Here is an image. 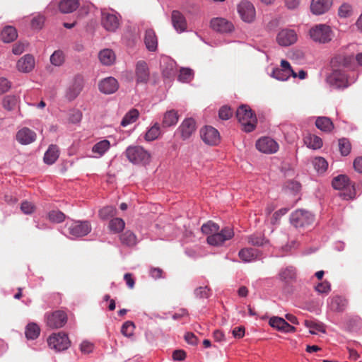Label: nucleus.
Instances as JSON below:
<instances>
[{"instance_id": "1", "label": "nucleus", "mask_w": 362, "mask_h": 362, "mask_svg": "<svg viewBox=\"0 0 362 362\" xmlns=\"http://www.w3.org/2000/svg\"><path fill=\"white\" fill-rule=\"evenodd\" d=\"M236 117L242 126L243 131L252 132L256 128L257 119L255 113L247 105H241L236 110Z\"/></svg>"}, {"instance_id": "2", "label": "nucleus", "mask_w": 362, "mask_h": 362, "mask_svg": "<svg viewBox=\"0 0 362 362\" xmlns=\"http://www.w3.org/2000/svg\"><path fill=\"white\" fill-rule=\"evenodd\" d=\"M66 235L71 239L83 238L91 232L92 227L89 221H76L71 219L64 225Z\"/></svg>"}, {"instance_id": "3", "label": "nucleus", "mask_w": 362, "mask_h": 362, "mask_svg": "<svg viewBox=\"0 0 362 362\" xmlns=\"http://www.w3.org/2000/svg\"><path fill=\"white\" fill-rule=\"evenodd\" d=\"M124 153L128 160L134 165L145 166L151 162V153L141 146H129Z\"/></svg>"}, {"instance_id": "4", "label": "nucleus", "mask_w": 362, "mask_h": 362, "mask_svg": "<svg viewBox=\"0 0 362 362\" xmlns=\"http://www.w3.org/2000/svg\"><path fill=\"white\" fill-rule=\"evenodd\" d=\"M332 185L335 189L342 191L339 193V196L344 199H351L356 195L354 185L351 183L349 178L345 175H339L335 177L332 181Z\"/></svg>"}, {"instance_id": "5", "label": "nucleus", "mask_w": 362, "mask_h": 362, "mask_svg": "<svg viewBox=\"0 0 362 362\" xmlns=\"http://www.w3.org/2000/svg\"><path fill=\"white\" fill-rule=\"evenodd\" d=\"M310 36L315 42L326 43L332 40V30L327 25L318 24L310 30Z\"/></svg>"}, {"instance_id": "6", "label": "nucleus", "mask_w": 362, "mask_h": 362, "mask_svg": "<svg viewBox=\"0 0 362 362\" xmlns=\"http://www.w3.org/2000/svg\"><path fill=\"white\" fill-rule=\"evenodd\" d=\"M314 216L308 211L296 210L291 214L290 222L296 228H305L313 223Z\"/></svg>"}, {"instance_id": "7", "label": "nucleus", "mask_w": 362, "mask_h": 362, "mask_svg": "<svg viewBox=\"0 0 362 362\" xmlns=\"http://www.w3.org/2000/svg\"><path fill=\"white\" fill-rule=\"evenodd\" d=\"M45 317L47 326L51 329H58L64 327L68 319L66 312L60 310L47 313Z\"/></svg>"}, {"instance_id": "8", "label": "nucleus", "mask_w": 362, "mask_h": 362, "mask_svg": "<svg viewBox=\"0 0 362 362\" xmlns=\"http://www.w3.org/2000/svg\"><path fill=\"white\" fill-rule=\"evenodd\" d=\"M234 236V230L232 227L227 226L207 237V243L213 246H220L226 240L232 239Z\"/></svg>"}, {"instance_id": "9", "label": "nucleus", "mask_w": 362, "mask_h": 362, "mask_svg": "<svg viewBox=\"0 0 362 362\" xmlns=\"http://www.w3.org/2000/svg\"><path fill=\"white\" fill-rule=\"evenodd\" d=\"M47 343L51 349L57 351H61L67 349L71 342L66 334L58 332L49 336L47 339Z\"/></svg>"}, {"instance_id": "10", "label": "nucleus", "mask_w": 362, "mask_h": 362, "mask_svg": "<svg viewBox=\"0 0 362 362\" xmlns=\"http://www.w3.org/2000/svg\"><path fill=\"white\" fill-rule=\"evenodd\" d=\"M202 141L210 146H216L219 144L221 136L218 131L211 126H205L200 130Z\"/></svg>"}, {"instance_id": "11", "label": "nucleus", "mask_w": 362, "mask_h": 362, "mask_svg": "<svg viewBox=\"0 0 362 362\" xmlns=\"http://www.w3.org/2000/svg\"><path fill=\"white\" fill-rule=\"evenodd\" d=\"M257 149L266 154H272L279 149L278 143L273 139L268 136H263L259 139L255 144Z\"/></svg>"}, {"instance_id": "12", "label": "nucleus", "mask_w": 362, "mask_h": 362, "mask_svg": "<svg viewBox=\"0 0 362 362\" xmlns=\"http://www.w3.org/2000/svg\"><path fill=\"white\" fill-rule=\"evenodd\" d=\"M272 76L279 81H286L290 76L296 78L297 74L292 69L288 62L283 59L281 62V67L273 70Z\"/></svg>"}, {"instance_id": "13", "label": "nucleus", "mask_w": 362, "mask_h": 362, "mask_svg": "<svg viewBox=\"0 0 362 362\" xmlns=\"http://www.w3.org/2000/svg\"><path fill=\"white\" fill-rule=\"evenodd\" d=\"M238 12L245 22L251 23L255 18V8L253 4L248 1H243L238 4Z\"/></svg>"}, {"instance_id": "14", "label": "nucleus", "mask_w": 362, "mask_h": 362, "mask_svg": "<svg viewBox=\"0 0 362 362\" xmlns=\"http://www.w3.org/2000/svg\"><path fill=\"white\" fill-rule=\"evenodd\" d=\"M297 34L294 30L283 29L278 33L276 41L281 46H289L297 41Z\"/></svg>"}, {"instance_id": "15", "label": "nucleus", "mask_w": 362, "mask_h": 362, "mask_svg": "<svg viewBox=\"0 0 362 362\" xmlns=\"http://www.w3.org/2000/svg\"><path fill=\"white\" fill-rule=\"evenodd\" d=\"M197 129L196 122L192 118L185 119L177 129V132L183 140L189 139Z\"/></svg>"}, {"instance_id": "16", "label": "nucleus", "mask_w": 362, "mask_h": 362, "mask_svg": "<svg viewBox=\"0 0 362 362\" xmlns=\"http://www.w3.org/2000/svg\"><path fill=\"white\" fill-rule=\"evenodd\" d=\"M210 25L214 30L221 33H230L234 29L233 23L223 18H214L211 19Z\"/></svg>"}, {"instance_id": "17", "label": "nucleus", "mask_w": 362, "mask_h": 362, "mask_svg": "<svg viewBox=\"0 0 362 362\" xmlns=\"http://www.w3.org/2000/svg\"><path fill=\"white\" fill-rule=\"evenodd\" d=\"M136 81L137 83H146L149 80L150 72L145 61H139L135 69Z\"/></svg>"}, {"instance_id": "18", "label": "nucleus", "mask_w": 362, "mask_h": 362, "mask_svg": "<svg viewBox=\"0 0 362 362\" xmlns=\"http://www.w3.org/2000/svg\"><path fill=\"white\" fill-rule=\"evenodd\" d=\"M36 133L28 127H23L18 131L16 140L23 145H28L36 140Z\"/></svg>"}, {"instance_id": "19", "label": "nucleus", "mask_w": 362, "mask_h": 362, "mask_svg": "<svg viewBox=\"0 0 362 362\" xmlns=\"http://www.w3.org/2000/svg\"><path fill=\"white\" fill-rule=\"evenodd\" d=\"M83 86V78L81 75L75 76L73 84L70 86L66 93L69 100H74L81 93Z\"/></svg>"}, {"instance_id": "20", "label": "nucleus", "mask_w": 362, "mask_h": 362, "mask_svg": "<svg viewBox=\"0 0 362 362\" xmlns=\"http://www.w3.org/2000/svg\"><path fill=\"white\" fill-rule=\"evenodd\" d=\"M269 324L271 327L286 333L296 332V327L288 324L284 318L280 317H272Z\"/></svg>"}, {"instance_id": "21", "label": "nucleus", "mask_w": 362, "mask_h": 362, "mask_svg": "<svg viewBox=\"0 0 362 362\" xmlns=\"http://www.w3.org/2000/svg\"><path fill=\"white\" fill-rule=\"evenodd\" d=\"M99 90L105 94H112L119 88V83L114 77H107L99 83Z\"/></svg>"}, {"instance_id": "22", "label": "nucleus", "mask_w": 362, "mask_h": 362, "mask_svg": "<svg viewBox=\"0 0 362 362\" xmlns=\"http://www.w3.org/2000/svg\"><path fill=\"white\" fill-rule=\"evenodd\" d=\"M332 0H312L310 10L315 15H321L331 8Z\"/></svg>"}, {"instance_id": "23", "label": "nucleus", "mask_w": 362, "mask_h": 362, "mask_svg": "<svg viewBox=\"0 0 362 362\" xmlns=\"http://www.w3.org/2000/svg\"><path fill=\"white\" fill-rule=\"evenodd\" d=\"M261 255V252L255 248H242L238 252V257L243 262H251L257 260Z\"/></svg>"}, {"instance_id": "24", "label": "nucleus", "mask_w": 362, "mask_h": 362, "mask_svg": "<svg viewBox=\"0 0 362 362\" xmlns=\"http://www.w3.org/2000/svg\"><path fill=\"white\" fill-rule=\"evenodd\" d=\"M101 23L107 31H115L119 26V20L116 15L110 13H103Z\"/></svg>"}, {"instance_id": "25", "label": "nucleus", "mask_w": 362, "mask_h": 362, "mask_svg": "<svg viewBox=\"0 0 362 362\" xmlns=\"http://www.w3.org/2000/svg\"><path fill=\"white\" fill-rule=\"evenodd\" d=\"M278 276L279 280L284 284H291L296 279V269L292 266L286 267L280 270Z\"/></svg>"}, {"instance_id": "26", "label": "nucleus", "mask_w": 362, "mask_h": 362, "mask_svg": "<svg viewBox=\"0 0 362 362\" xmlns=\"http://www.w3.org/2000/svg\"><path fill=\"white\" fill-rule=\"evenodd\" d=\"M330 83L338 88L346 87L348 83L346 74L341 70H334L329 77Z\"/></svg>"}, {"instance_id": "27", "label": "nucleus", "mask_w": 362, "mask_h": 362, "mask_svg": "<svg viewBox=\"0 0 362 362\" xmlns=\"http://www.w3.org/2000/svg\"><path fill=\"white\" fill-rule=\"evenodd\" d=\"M144 43L146 49L149 52H156L158 48V37L155 31L151 29H147L144 35Z\"/></svg>"}, {"instance_id": "28", "label": "nucleus", "mask_w": 362, "mask_h": 362, "mask_svg": "<svg viewBox=\"0 0 362 362\" xmlns=\"http://www.w3.org/2000/svg\"><path fill=\"white\" fill-rule=\"evenodd\" d=\"M172 23L174 28L179 33L184 32L187 28V22L185 16L178 11L172 12Z\"/></svg>"}, {"instance_id": "29", "label": "nucleus", "mask_w": 362, "mask_h": 362, "mask_svg": "<svg viewBox=\"0 0 362 362\" xmlns=\"http://www.w3.org/2000/svg\"><path fill=\"white\" fill-rule=\"evenodd\" d=\"M35 66V59L33 56L26 54L21 58L17 62L18 69L24 73L30 72Z\"/></svg>"}, {"instance_id": "30", "label": "nucleus", "mask_w": 362, "mask_h": 362, "mask_svg": "<svg viewBox=\"0 0 362 362\" xmlns=\"http://www.w3.org/2000/svg\"><path fill=\"white\" fill-rule=\"evenodd\" d=\"M179 119V115L176 110H170L166 111L163 117L162 127L163 128H168L177 124Z\"/></svg>"}, {"instance_id": "31", "label": "nucleus", "mask_w": 362, "mask_h": 362, "mask_svg": "<svg viewBox=\"0 0 362 362\" xmlns=\"http://www.w3.org/2000/svg\"><path fill=\"white\" fill-rule=\"evenodd\" d=\"M110 142L107 139L97 142L92 147V152L95 154L94 157H102L110 149Z\"/></svg>"}, {"instance_id": "32", "label": "nucleus", "mask_w": 362, "mask_h": 362, "mask_svg": "<svg viewBox=\"0 0 362 362\" xmlns=\"http://www.w3.org/2000/svg\"><path fill=\"white\" fill-rule=\"evenodd\" d=\"M119 240L122 245L132 247L137 244V237L131 230H127L119 235Z\"/></svg>"}, {"instance_id": "33", "label": "nucleus", "mask_w": 362, "mask_h": 362, "mask_svg": "<svg viewBox=\"0 0 362 362\" xmlns=\"http://www.w3.org/2000/svg\"><path fill=\"white\" fill-rule=\"evenodd\" d=\"M315 126L317 129L326 133H330L334 127L332 121L327 117H317Z\"/></svg>"}, {"instance_id": "34", "label": "nucleus", "mask_w": 362, "mask_h": 362, "mask_svg": "<svg viewBox=\"0 0 362 362\" xmlns=\"http://www.w3.org/2000/svg\"><path fill=\"white\" fill-rule=\"evenodd\" d=\"M59 156V148L56 145H50L44 155V162L46 164L54 163Z\"/></svg>"}, {"instance_id": "35", "label": "nucleus", "mask_w": 362, "mask_h": 362, "mask_svg": "<svg viewBox=\"0 0 362 362\" xmlns=\"http://www.w3.org/2000/svg\"><path fill=\"white\" fill-rule=\"evenodd\" d=\"M78 6V0H61L59 4V9L63 13H69L76 11Z\"/></svg>"}, {"instance_id": "36", "label": "nucleus", "mask_w": 362, "mask_h": 362, "mask_svg": "<svg viewBox=\"0 0 362 362\" xmlns=\"http://www.w3.org/2000/svg\"><path fill=\"white\" fill-rule=\"evenodd\" d=\"M17 37V31L13 26H6L1 33V40L6 43L14 41Z\"/></svg>"}, {"instance_id": "37", "label": "nucleus", "mask_w": 362, "mask_h": 362, "mask_svg": "<svg viewBox=\"0 0 362 362\" xmlns=\"http://www.w3.org/2000/svg\"><path fill=\"white\" fill-rule=\"evenodd\" d=\"M99 59L103 64L110 66L115 62V54L112 49H105L100 52Z\"/></svg>"}, {"instance_id": "38", "label": "nucleus", "mask_w": 362, "mask_h": 362, "mask_svg": "<svg viewBox=\"0 0 362 362\" xmlns=\"http://www.w3.org/2000/svg\"><path fill=\"white\" fill-rule=\"evenodd\" d=\"M329 305L332 310L342 312L346 307L347 301L345 298L337 296L331 298Z\"/></svg>"}, {"instance_id": "39", "label": "nucleus", "mask_w": 362, "mask_h": 362, "mask_svg": "<svg viewBox=\"0 0 362 362\" xmlns=\"http://www.w3.org/2000/svg\"><path fill=\"white\" fill-rule=\"evenodd\" d=\"M125 227V222L121 218H112L108 223V228L112 233H121Z\"/></svg>"}, {"instance_id": "40", "label": "nucleus", "mask_w": 362, "mask_h": 362, "mask_svg": "<svg viewBox=\"0 0 362 362\" xmlns=\"http://www.w3.org/2000/svg\"><path fill=\"white\" fill-rule=\"evenodd\" d=\"M139 117V112L137 109L132 108L128 111L121 121V126L127 127L135 122Z\"/></svg>"}, {"instance_id": "41", "label": "nucleus", "mask_w": 362, "mask_h": 362, "mask_svg": "<svg viewBox=\"0 0 362 362\" xmlns=\"http://www.w3.org/2000/svg\"><path fill=\"white\" fill-rule=\"evenodd\" d=\"M40 334V327L35 322H30L25 327V334L28 339L34 340L37 339Z\"/></svg>"}, {"instance_id": "42", "label": "nucleus", "mask_w": 362, "mask_h": 362, "mask_svg": "<svg viewBox=\"0 0 362 362\" xmlns=\"http://www.w3.org/2000/svg\"><path fill=\"white\" fill-rule=\"evenodd\" d=\"M304 142L308 148L313 149H319L322 146V140L320 137L308 134L304 138Z\"/></svg>"}, {"instance_id": "43", "label": "nucleus", "mask_w": 362, "mask_h": 362, "mask_svg": "<svg viewBox=\"0 0 362 362\" xmlns=\"http://www.w3.org/2000/svg\"><path fill=\"white\" fill-rule=\"evenodd\" d=\"M247 241L249 244L257 247L262 246L268 242L264 235L262 233H253L248 235L247 237Z\"/></svg>"}, {"instance_id": "44", "label": "nucleus", "mask_w": 362, "mask_h": 362, "mask_svg": "<svg viewBox=\"0 0 362 362\" xmlns=\"http://www.w3.org/2000/svg\"><path fill=\"white\" fill-rule=\"evenodd\" d=\"M304 325L310 329V333L316 334L317 332H325L324 325L315 320H305Z\"/></svg>"}, {"instance_id": "45", "label": "nucleus", "mask_w": 362, "mask_h": 362, "mask_svg": "<svg viewBox=\"0 0 362 362\" xmlns=\"http://www.w3.org/2000/svg\"><path fill=\"white\" fill-rule=\"evenodd\" d=\"M312 163L315 170L319 174L324 173L328 168L327 161L322 157H315L313 158Z\"/></svg>"}, {"instance_id": "46", "label": "nucleus", "mask_w": 362, "mask_h": 362, "mask_svg": "<svg viewBox=\"0 0 362 362\" xmlns=\"http://www.w3.org/2000/svg\"><path fill=\"white\" fill-rule=\"evenodd\" d=\"M19 102V99L16 95H6L3 99V107L7 110H14L18 103Z\"/></svg>"}, {"instance_id": "47", "label": "nucleus", "mask_w": 362, "mask_h": 362, "mask_svg": "<svg viewBox=\"0 0 362 362\" xmlns=\"http://www.w3.org/2000/svg\"><path fill=\"white\" fill-rule=\"evenodd\" d=\"M116 209L112 206H106L99 210L98 216L102 220H107L116 215Z\"/></svg>"}, {"instance_id": "48", "label": "nucleus", "mask_w": 362, "mask_h": 362, "mask_svg": "<svg viewBox=\"0 0 362 362\" xmlns=\"http://www.w3.org/2000/svg\"><path fill=\"white\" fill-rule=\"evenodd\" d=\"M160 134V124L156 122L146 133L145 139L148 141H154Z\"/></svg>"}, {"instance_id": "49", "label": "nucleus", "mask_w": 362, "mask_h": 362, "mask_svg": "<svg viewBox=\"0 0 362 362\" xmlns=\"http://www.w3.org/2000/svg\"><path fill=\"white\" fill-rule=\"evenodd\" d=\"M136 326L132 321H126L121 327V333L123 336L131 338L134 336Z\"/></svg>"}, {"instance_id": "50", "label": "nucleus", "mask_w": 362, "mask_h": 362, "mask_svg": "<svg viewBox=\"0 0 362 362\" xmlns=\"http://www.w3.org/2000/svg\"><path fill=\"white\" fill-rule=\"evenodd\" d=\"M338 143L341 155L343 156H348L350 153L351 149V145L349 140L346 138H342L339 139Z\"/></svg>"}, {"instance_id": "51", "label": "nucleus", "mask_w": 362, "mask_h": 362, "mask_svg": "<svg viewBox=\"0 0 362 362\" xmlns=\"http://www.w3.org/2000/svg\"><path fill=\"white\" fill-rule=\"evenodd\" d=\"M47 218L53 223H59L65 220L66 216L63 212L59 210H53L48 213Z\"/></svg>"}, {"instance_id": "52", "label": "nucleus", "mask_w": 362, "mask_h": 362, "mask_svg": "<svg viewBox=\"0 0 362 362\" xmlns=\"http://www.w3.org/2000/svg\"><path fill=\"white\" fill-rule=\"evenodd\" d=\"M201 230L204 234L210 235L219 230V226L212 221H208L202 225Z\"/></svg>"}, {"instance_id": "53", "label": "nucleus", "mask_w": 362, "mask_h": 362, "mask_svg": "<svg viewBox=\"0 0 362 362\" xmlns=\"http://www.w3.org/2000/svg\"><path fill=\"white\" fill-rule=\"evenodd\" d=\"M233 111L228 105L222 106L218 111V117L223 120L229 119L233 116Z\"/></svg>"}, {"instance_id": "54", "label": "nucleus", "mask_w": 362, "mask_h": 362, "mask_svg": "<svg viewBox=\"0 0 362 362\" xmlns=\"http://www.w3.org/2000/svg\"><path fill=\"white\" fill-rule=\"evenodd\" d=\"M64 60V56L62 51H55L50 57V62L53 65L60 66Z\"/></svg>"}, {"instance_id": "55", "label": "nucleus", "mask_w": 362, "mask_h": 362, "mask_svg": "<svg viewBox=\"0 0 362 362\" xmlns=\"http://www.w3.org/2000/svg\"><path fill=\"white\" fill-rule=\"evenodd\" d=\"M21 210L25 214H31L35 210V206L33 203L24 201L21 204Z\"/></svg>"}, {"instance_id": "56", "label": "nucleus", "mask_w": 362, "mask_h": 362, "mask_svg": "<svg viewBox=\"0 0 362 362\" xmlns=\"http://www.w3.org/2000/svg\"><path fill=\"white\" fill-rule=\"evenodd\" d=\"M315 288L319 293H328L331 290V285L327 281H324L318 283Z\"/></svg>"}, {"instance_id": "57", "label": "nucleus", "mask_w": 362, "mask_h": 362, "mask_svg": "<svg viewBox=\"0 0 362 362\" xmlns=\"http://www.w3.org/2000/svg\"><path fill=\"white\" fill-rule=\"evenodd\" d=\"M192 71L188 68H183L180 70L178 78L180 81L187 82L192 77Z\"/></svg>"}, {"instance_id": "58", "label": "nucleus", "mask_w": 362, "mask_h": 362, "mask_svg": "<svg viewBox=\"0 0 362 362\" xmlns=\"http://www.w3.org/2000/svg\"><path fill=\"white\" fill-rule=\"evenodd\" d=\"M194 295L198 298H209L211 289L207 286H200L194 290Z\"/></svg>"}, {"instance_id": "59", "label": "nucleus", "mask_w": 362, "mask_h": 362, "mask_svg": "<svg viewBox=\"0 0 362 362\" xmlns=\"http://www.w3.org/2000/svg\"><path fill=\"white\" fill-rule=\"evenodd\" d=\"M351 6L347 4H342L338 11L339 16L341 18H346L351 14Z\"/></svg>"}, {"instance_id": "60", "label": "nucleus", "mask_w": 362, "mask_h": 362, "mask_svg": "<svg viewBox=\"0 0 362 362\" xmlns=\"http://www.w3.org/2000/svg\"><path fill=\"white\" fill-rule=\"evenodd\" d=\"M45 23V18L42 16H35L31 21V26L33 29H41Z\"/></svg>"}, {"instance_id": "61", "label": "nucleus", "mask_w": 362, "mask_h": 362, "mask_svg": "<svg viewBox=\"0 0 362 362\" xmlns=\"http://www.w3.org/2000/svg\"><path fill=\"white\" fill-rule=\"evenodd\" d=\"M94 344L88 341H83L80 345V350L83 354H88L93 352Z\"/></svg>"}, {"instance_id": "62", "label": "nucleus", "mask_w": 362, "mask_h": 362, "mask_svg": "<svg viewBox=\"0 0 362 362\" xmlns=\"http://www.w3.org/2000/svg\"><path fill=\"white\" fill-rule=\"evenodd\" d=\"M11 87V83L6 78H0V95L8 91Z\"/></svg>"}, {"instance_id": "63", "label": "nucleus", "mask_w": 362, "mask_h": 362, "mask_svg": "<svg viewBox=\"0 0 362 362\" xmlns=\"http://www.w3.org/2000/svg\"><path fill=\"white\" fill-rule=\"evenodd\" d=\"M288 211V209L287 208H282L274 212L272 216V223L273 224L276 223L279 219L284 215H285Z\"/></svg>"}, {"instance_id": "64", "label": "nucleus", "mask_w": 362, "mask_h": 362, "mask_svg": "<svg viewBox=\"0 0 362 362\" xmlns=\"http://www.w3.org/2000/svg\"><path fill=\"white\" fill-rule=\"evenodd\" d=\"M245 327L243 326L235 327L233 329L232 334L235 338L241 339L245 335Z\"/></svg>"}]
</instances>
